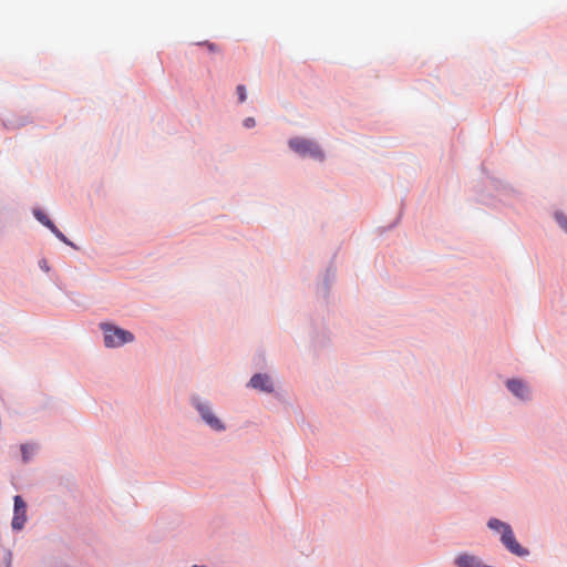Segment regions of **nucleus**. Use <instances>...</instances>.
I'll return each mask as SVG.
<instances>
[{
  "instance_id": "nucleus-4",
  "label": "nucleus",
  "mask_w": 567,
  "mask_h": 567,
  "mask_svg": "<svg viewBox=\"0 0 567 567\" xmlns=\"http://www.w3.org/2000/svg\"><path fill=\"white\" fill-rule=\"evenodd\" d=\"M27 505L23 502L22 497L17 495L14 496V515L12 518V528L16 530L22 529L25 520H27Z\"/></svg>"
},
{
  "instance_id": "nucleus-14",
  "label": "nucleus",
  "mask_w": 567,
  "mask_h": 567,
  "mask_svg": "<svg viewBox=\"0 0 567 567\" xmlns=\"http://www.w3.org/2000/svg\"><path fill=\"white\" fill-rule=\"evenodd\" d=\"M256 124L255 122V118L254 117H247L245 121H244V126L247 127V128H251L254 127Z\"/></svg>"
},
{
  "instance_id": "nucleus-12",
  "label": "nucleus",
  "mask_w": 567,
  "mask_h": 567,
  "mask_svg": "<svg viewBox=\"0 0 567 567\" xmlns=\"http://www.w3.org/2000/svg\"><path fill=\"white\" fill-rule=\"evenodd\" d=\"M555 217L560 227L567 233V217L561 213H557Z\"/></svg>"
},
{
  "instance_id": "nucleus-7",
  "label": "nucleus",
  "mask_w": 567,
  "mask_h": 567,
  "mask_svg": "<svg viewBox=\"0 0 567 567\" xmlns=\"http://www.w3.org/2000/svg\"><path fill=\"white\" fill-rule=\"evenodd\" d=\"M507 389L519 399H527L529 391L527 385L517 379H512L506 382Z\"/></svg>"
},
{
  "instance_id": "nucleus-6",
  "label": "nucleus",
  "mask_w": 567,
  "mask_h": 567,
  "mask_svg": "<svg viewBox=\"0 0 567 567\" xmlns=\"http://www.w3.org/2000/svg\"><path fill=\"white\" fill-rule=\"evenodd\" d=\"M249 385L254 389L265 391V392H272L274 385L269 375L257 373L255 374L249 382Z\"/></svg>"
},
{
  "instance_id": "nucleus-18",
  "label": "nucleus",
  "mask_w": 567,
  "mask_h": 567,
  "mask_svg": "<svg viewBox=\"0 0 567 567\" xmlns=\"http://www.w3.org/2000/svg\"><path fill=\"white\" fill-rule=\"evenodd\" d=\"M193 567H205V566H198V565H194Z\"/></svg>"
},
{
  "instance_id": "nucleus-13",
  "label": "nucleus",
  "mask_w": 567,
  "mask_h": 567,
  "mask_svg": "<svg viewBox=\"0 0 567 567\" xmlns=\"http://www.w3.org/2000/svg\"><path fill=\"white\" fill-rule=\"evenodd\" d=\"M237 93H238V99H239V102L243 103L246 101V97H247V94H246V87L245 85H238L237 86Z\"/></svg>"
},
{
  "instance_id": "nucleus-17",
  "label": "nucleus",
  "mask_w": 567,
  "mask_h": 567,
  "mask_svg": "<svg viewBox=\"0 0 567 567\" xmlns=\"http://www.w3.org/2000/svg\"><path fill=\"white\" fill-rule=\"evenodd\" d=\"M41 268L44 269L45 271L49 270L48 266H47V261L43 260L41 264H40Z\"/></svg>"
},
{
  "instance_id": "nucleus-16",
  "label": "nucleus",
  "mask_w": 567,
  "mask_h": 567,
  "mask_svg": "<svg viewBox=\"0 0 567 567\" xmlns=\"http://www.w3.org/2000/svg\"><path fill=\"white\" fill-rule=\"evenodd\" d=\"M205 44L207 45L209 51H215L216 50V45L214 43L206 42Z\"/></svg>"
},
{
  "instance_id": "nucleus-15",
  "label": "nucleus",
  "mask_w": 567,
  "mask_h": 567,
  "mask_svg": "<svg viewBox=\"0 0 567 567\" xmlns=\"http://www.w3.org/2000/svg\"><path fill=\"white\" fill-rule=\"evenodd\" d=\"M21 452H22L23 460L27 462L29 460L28 445H22L21 446Z\"/></svg>"
},
{
  "instance_id": "nucleus-10",
  "label": "nucleus",
  "mask_w": 567,
  "mask_h": 567,
  "mask_svg": "<svg viewBox=\"0 0 567 567\" xmlns=\"http://www.w3.org/2000/svg\"><path fill=\"white\" fill-rule=\"evenodd\" d=\"M34 217L49 229L54 228V224L48 218V216L40 209L33 210Z\"/></svg>"
},
{
  "instance_id": "nucleus-11",
  "label": "nucleus",
  "mask_w": 567,
  "mask_h": 567,
  "mask_svg": "<svg viewBox=\"0 0 567 567\" xmlns=\"http://www.w3.org/2000/svg\"><path fill=\"white\" fill-rule=\"evenodd\" d=\"M56 238H59L61 241H63L66 245L74 246L64 235L59 230V228L54 225V228L50 229Z\"/></svg>"
},
{
  "instance_id": "nucleus-1",
  "label": "nucleus",
  "mask_w": 567,
  "mask_h": 567,
  "mask_svg": "<svg viewBox=\"0 0 567 567\" xmlns=\"http://www.w3.org/2000/svg\"><path fill=\"white\" fill-rule=\"evenodd\" d=\"M101 329L104 332V343L109 348L120 347L134 340L133 333L118 327L102 323Z\"/></svg>"
},
{
  "instance_id": "nucleus-3",
  "label": "nucleus",
  "mask_w": 567,
  "mask_h": 567,
  "mask_svg": "<svg viewBox=\"0 0 567 567\" xmlns=\"http://www.w3.org/2000/svg\"><path fill=\"white\" fill-rule=\"evenodd\" d=\"M196 409L199 412L202 419L215 431H223L225 429L224 424L220 422V420L215 416V414L212 411V408L206 404L198 402L196 403Z\"/></svg>"
},
{
  "instance_id": "nucleus-5",
  "label": "nucleus",
  "mask_w": 567,
  "mask_h": 567,
  "mask_svg": "<svg viewBox=\"0 0 567 567\" xmlns=\"http://www.w3.org/2000/svg\"><path fill=\"white\" fill-rule=\"evenodd\" d=\"M501 540L511 553L517 556H525L528 554L527 549L523 548L516 540L512 528H506V532L502 534Z\"/></svg>"
},
{
  "instance_id": "nucleus-9",
  "label": "nucleus",
  "mask_w": 567,
  "mask_h": 567,
  "mask_svg": "<svg viewBox=\"0 0 567 567\" xmlns=\"http://www.w3.org/2000/svg\"><path fill=\"white\" fill-rule=\"evenodd\" d=\"M488 527L491 529H494L496 532H501L502 534L506 532V528H511V526L504 522H501L499 519L497 518H492L488 520Z\"/></svg>"
},
{
  "instance_id": "nucleus-8",
  "label": "nucleus",
  "mask_w": 567,
  "mask_h": 567,
  "mask_svg": "<svg viewBox=\"0 0 567 567\" xmlns=\"http://www.w3.org/2000/svg\"><path fill=\"white\" fill-rule=\"evenodd\" d=\"M455 564L460 567H486L478 557L467 553L460 554L455 558Z\"/></svg>"
},
{
  "instance_id": "nucleus-2",
  "label": "nucleus",
  "mask_w": 567,
  "mask_h": 567,
  "mask_svg": "<svg viewBox=\"0 0 567 567\" xmlns=\"http://www.w3.org/2000/svg\"><path fill=\"white\" fill-rule=\"evenodd\" d=\"M289 146L293 152L301 156H309L319 161L323 159L322 151L315 142L310 140L295 137L289 141Z\"/></svg>"
}]
</instances>
